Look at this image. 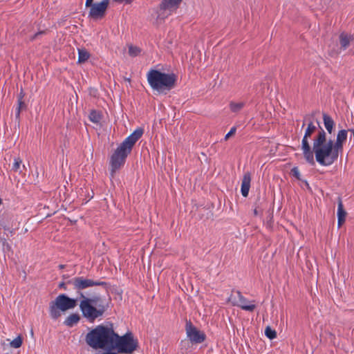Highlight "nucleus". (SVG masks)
Returning a JSON list of instances; mask_svg holds the SVG:
<instances>
[{
	"label": "nucleus",
	"mask_w": 354,
	"mask_h": 354,
	"mask_svg": "<svg viewBox=\"0 0 354 354\" xmlns=\"http://www.w3.org/2000/svg\"><path fill=\"white\" fill-rule=\"evenodd\" d=\"M347 138V131H339L335 142L326 138V132L322 129L313 139V150L316 161L322 166H330L342 152L343 144Z\"/></svg>",
	"instance_id": "obj_1"
},
{
	"label": "nucleus",
	"mask_w": 354,
	"mask_h": 354,
	"mask_svg": "<svg viewBox=\"0 0 354 354\" xmlns=\"http://www.w3.org/2000/svg\"><path fill=\"white\" fill-rule=\"evenodd\" d=\"M143 134L142 129H136L131 135L117 147L111 157V175H113L125 162L128 155L131 153L136 142Z\"/></svg>",
	"instance_id": "obj_2"
},
{
	"label": "nucleus",
	"mask_w": 354,
	"mask_h": 354,
	"mask_svg": "<svg viewBox=\"0 0 354 354\" xmlns=\"http://www.w3.org/2000/svg\"><path fill=\"white\" fill-rule=\"evenodd\" d=\"M115 339V333L112 327L97 326L86 337V343L93 348H111Z\"/></svg>",
	"instance_id": "obj_3"
},
{
	"label": "nucleus",
	"mask_w": 354,
	"mask_h": 354,
	"mask_svg": "<svg viewBox=\"0 0 354 354\" xmlns=\"http://www.w3.org/2000/svg\"><path fill=\"white\" fill-rule=\"evenodd\" d=\"M147 77L150 86L159 93L171 90L176 81L174 73H165L155 69L150 70Z\"/></svg>",
	"instance_id": "obj_4"
},
{
	"label": "nucleus",
	"mask_w": 354,
	"mask_h": 354,
	"mask_svg": "<svg viewBox=\"0 0 354 354\" xmlns=\"http://www.w3.org/2000/svg\"><path fill=\"white\" fill-rule=\"evenodd\" d=\"M82 300L80 304V308L82 315L89 322H93L97 317L102 316L106 310L104 306L99 304L98 297L87 298L81 294Z\"/></svg>",
	"instance_id": "obj_5"
},
{
	"label": "nucleus",
	"mask_w": 354,
	"mask_h": 354,
	"mask_svg": "<svg viewBox=\"0 0 354 354\" xmlns=\"http://www.w3.org/2000/svg\"><path fill=\"white\" fill-rule=\"evenodd\" d=\"M76 305V299L69 298L64 294L59 295L50 304V315L53 319H57L60 317L61 311L73 309Z\"/></svg>",
	"instance_id": "obj_6"
},
{
	"label": "nucleus",
	"mask_w": 354,
	"mask_h": 354,
	"mask_svg": "<svg viewBox=\"0 0 354 354\" xmlns=\"http://www.w3.org/2000/svg\"><path fill=\"white\" fill-rule=\"evenodd\" d=\"M138 347V342L131 333H127L123 336H119L115 333L111 348L117 349L119 353H132Z\"/></svg>",
	"instance_id": "obj_7"
},
{
	"label": "nucleus",
	"mask_w": 354,
	"mask_h": 354,
	"mask_svg": "<svg viewBox=\"0 0 354 354\" xmlns=\"http://www.w3.org/2000/svg\"><path fill=\"white\" fill-rule=\"evenodd\" d=\"M229 301L232 305L240 307L241 309L249 312L253 311L256 308L254 304V301H248L239 291L231 295L229 297Z\"/></svg>",
	"instance_id": "obj_8"
},
{
	"label": "nucleus",
	"mask_w": 354,
	"mask_h": 354,
	"mask_svg": "<svg viewBox=\"0 0 354 354\" xmlns=\"http://www.w3.org/2000/svg\"><path fill=\"white\" fill-rule=\"evenodd\" d=\"M182 0H162L158 12L157 19L163 20L174 12Z\"/></svg>",
	"instance_id": "obj_9"
},
{
	"label": "nucleus",
	"mask_w": 354,
	"mask_h": 354,
	"mask_svg": "<svg viewBox=\"0 0 354 354\" xmlns=\"http://www.w3.org/2000/svg\"><path fill=\"white\" fill-rule=\"evenodd\" d=\"M109 3V0H102L100 3L91 4V6H89L90 11L88 17L93 19H102L106 13Z\"/></svg>",
	"instance_id": "obj_10"
},
{
	"label": "nucleus",
	"mask_w": 354,
	"mask_h": 354,
	"mask_svg": "<svg viewBox=\"0 0 354 354\" xmlns=\"http://www.w3.org/2000/svg\"><path fill=\"white\" fill-rule=\"evenodd\" d=\"M187 337L194 344H200L205 339V335L193 326L191 322H187L185 326Z\"/></svg>",
	"instance_id": "obj_11"
},
{
	"label": "nucleus",
	"mask_w": 354,
	"mask_h": 354,
	"mask_svg": "<svg viewBox=\"0 0 354 354\" xmlns=\"http://www.w3.org/2000/svg\"><path fill=\"white\" fill-rule=\"evenodd\" d=\"M70 283L77 290H83L87 288L93 287L94 286H100L104 283L103 282L93 281L83 277H75L70 281Z\"/></svg>",
	"instance_id": "obj_12"
},
{
	"label": "nucleus",
	"mask_w": 354,
	"mask_h": 354,
	"mask_svg": "<svg viewBox=\"0 0 354 354\" xmlns=\"http://www.w3.org/2000/svg\"><path fill=\"white\" fill-rule=\"evenodd\" d=\"M308 138V137L304 136L301 141V149L303 151L304 157L306 162H308L311 165H314L315 163L314 160L315 152L313 149H311Z\"/></svg>",
	"instance_id": "obj_13"
},
{
	"label": "nucleus",
	"mask_w": 354,
	"mask_h": 354,
	"mask_svg": "<svg viewBox=\"0 0 354 354\" xmlns=\"http://www.w3.org/2000/svg\"><path fill=\"white\" fill-rule=\"evenodd\" d=\"M251 176L249 172L244 174L242 183H241V194L243 196L246 197L248 195L250 187Z\"/></svg>",
	"instance_id": "obj_14"
},
{
	"label": "nucleus",
	"mask_w": 354,
	"mask_h": 354,
	"mask_svg": "<svg viewBox=\"0 0 354 354\" xmlns=\"http://www.w3.org/2000/svg\"><path fill=\"white\" fill-rule=\"evenodd\" d=\"M353 40V37L352 35H347L345 33H342L339 36V42L341 45V48L344 50L346 49L349 46L351 41Z\"/></svg>",
	"instance_id": "obj_15"
},
{
	"label": "nucleus",
	"mask_w": 354,
	"mask_h": 354,
	"mask_svg": "<svg viewBox=\"0 0 354 354\" xmlns=\"http://www.w3.org/2000/svg\"><path fill=\"white\" fill-rule=\"evenodd\" d=\"M346 216V212L344 209L342 202L339 201L337 207V218L339 227H340L342 225V223L345 221Z\"/></svg>",
	"instance_id": "obj_16"
},
{
	"label": "nucleus",
	"mask_w": 354,
	"mask_h": 354,
	"mask_svg": "<svg viewBox=\"0 0 354 354\" xmlns=\"http://www.w3.org/2000/svg\"><path fill=\"white\" fill-rule=\"evenodd\" d=\"M26 169V167L24 165H22V161L20 158H15L14 159V162L12 166V170L15 172H18L21 174L24 173V171Z\"/></svg>",
	"instance_id": "obj_17"
},
{
	"label": "nucleus",
	"mask_w": 354,
	"mask_h": 354,
	"mask_svg": "<svg viewBox=\"0 0 354 354\" xmlns=\"http://www.w3.org/2000/svg\"><path fill=\"white\" fill-rule=\"evenodd\" d=\"M323 120L325 128L326 129L329 133H331L333 132L334 126L333 120L331 118V117H330L326 113L323 114Z\"/></svg>",
	"instance_id": "obj_18"
},
{
	"label": "nucleus",
	"mask_w": 354,
	"mask_h": 354,
	"mask_svg": "<svg viewBox=\"0 0 354 354\" xmlns=\"http://www.w3.org/2000/svg\"><path fill=\"white\" fill-rule=\"evenodd\" d=\"M80 320V316L77 314L70 315L64 321V324L67 326L72 327L76 324Z\"/></svg>",
	"instance_id": "obj_19"
},
{
	"label": "nucleus",
	"mask_w": 354,
	"mask_h": 354,
	"mask_svg": "<svg viewBox=\"0 0 354 354\" xmlns=\"http://www.w3.org/2000/svg\"><path fill=\"white\" fill-rule=\"evenodd\" d=\"M90 57L89 53L85 49L78 50V62H85Z\"/></svg>",
	"instance_id": "obj_20"
},
{
	"label": "nucleus",
	"mask_w": 354,
	"mask_h": 354,
	"mask_svg": "<svg viewBox=\"0 0 354 354\" xmlns=\"http://www.w3.org/2000/svg\"><path fill=\"white\" fill-rule=\"evenodd\" d=\"M244 106V103L242 102H232L230 104V110L232 112H238Z\"/></svg>",
	"instance_id": "obj_21"
},
{
	"label": "nucleus",
	"mask_w": 354,
	"mask_h": 354,
	"mask_svg": "<svg viewBox=\"0 0 354 354\" xmlns=\"http://www.w3.org/2000/svg\"><path fill=\"white\" fill-rule=\"evenodd\" d=\"M141 53V50L138 46H135L133 45L129 46V54L131 57H137Z\"/></svg>",
	"instance_id": "obj_22"
},
{
	"label": "nucleus",
	"mask_w": 354,
	"mask_h": 354,
	"mask_svg": "<svg viewBox=\"0 0 354 354\" xmlns=\"http://www.w3.org/2000/svg\"><path fill=\"white\" fill-rule=\"evenodd\" d=\"M23 340L20 335L10 342V346L13 348H19L22 345Z\"/></svg>",
	"instance_id": "obj_23"
},
{
	"label": "nucleus",
	"mask_w": 354,
	"mask_h": 354,
	"mask_svg": "<svg viewBox=\"0 0 354 354\" xmlns=\"http://www.w3.org/2000/svg\"><path fill=\"white\" fill-rule=\"evenodd\" d=\"M88 118H89V120L94 123H98V122H100V121L101 120L100 114L95 111H92L90 113Z\"/></svg>",
	"instance_id": "obj_24"
},
{
	"label": "nucleus",
	"mask_w": 354,
	"mask_h": 354,
	"mask_svg": "<svg viewBox=\"0 0 354 354\" xmlns=\"http://www.w3.org/2000/svg\"><path fill=\"white\" fill-rule=\"evenodd\" d=\"M266 336L270 339H273L277 337V333L274 330L272 329L270 326H267L265 330Z\"/></svg>",
	"instance_id": "obj_25"
},
{
	"label": "nucleus",
	"mask_w": 354,
	"mask_h": 354,
	"mask_svg": "<svg viewBox=\"0 0 354 354\" xmlns=\"http://www.w3.org/2000/svg\"><path fill=\"white\" fill-rule=\"evenodd\" d=\"M316 126L313 123L310 122L308 125L307 129H306L304 136L310 137L311 135L315 131Z\"/></svg>",
	"instance_id": "obj_26"
},
{
	"label": "nucleus",
	"mask_w": 354,
	"mask_h": 354,
	"mask_svg": "<svg viewBox=\"0 0 354 354\" xmlns=\"http://www.w3.org/2000/svg\"><path fill=\"white\" fill-rule=\"evenodd\" d=\"M24 105V104L21 98L19 99V100H18V106L16 108V110H15V114H16V117L17 118L19 117L21 107Z\"/></svg>",
	"instance_id": "obj_27"
},
{
	"label": "nucleus",
	"mask_w": 354,
	"mask_h": 354,
	"mask_svg": "<svg viewBox=\"0 0 354 354\" xmlns=\"http://www.w3.org/2000/svg\"><path fill=\"white\" fill-rule=\"evenodd\" d=\"M236 128L235 127H233L230 131L225 135V140H227V139H229V138L233 135L235 134L236 133Z\"/></svg>",
	"instance_id": "obj_28"
},
{
	"label": "nucleus",
	"mask_w": 354,
	"mask_h": 354,
	"mask_svg": "<svg viewBox=\"0 0 354 354\" xmlns=\"http://www.w3.org/2000/svg\"><path fill=\"white\" fill-rule=\"evenodd\" d=\"M291 173L297 178H298V179L299 178L300 174H299V169L297 167H294L293 169H292Z\"/></svg>",
	"instance_id": "obj_29"
},
{
	"label": "nucleus",
	"mask_w": 354,
	"mask_h": 354,
	"mask_svg": "<svg viewBox=\"0 0 354 354\" xmlns=\"http://www.w3.org/2000/svg\"><path fill=\"white\" fill-rule=\"evenodd\" d=\"M93 0H86L85 6L88 8L91 4H93Z\"/></svg>",
	"instance_id": "obj_30"
},
{
	"label": "nucleus",
	"mask_w": 354,
	"mask_h": 354,
	"mask_svg": "<svg viewBox=\"0 0 354 354\" xmlns=\"http://www.w3.org/2000/svg\"><path fill=\"white\" fill-rule=\"evenodd\" d=\"M115 1H118V2H124L126 3H129L131 2L132 0H115Z\"/></svg>",
	"instance_id": "obj_31"
},
{
	"label": "nucleus",
	"mask_w": 354,
	"mask_h": 354,
	"mask_svg": "<svg viewBox=\"0 0 354 354\" xmlns=\"http://www.w3.org/2000/svg\"><path fill=\"white\" fill-rule=\"evenodd\" d=\"M102 354H117V353L111 352V351H106V352L102 353Z\"/></svg>",
	"instance_id": "obj_32"
}]
</instances>
